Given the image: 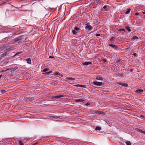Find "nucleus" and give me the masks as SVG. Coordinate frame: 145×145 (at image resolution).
Returning a JSON list of instances; mask_svg holds the SVG:
<instances>
[{"label":"nucleus","instance_id":"obj_1","mask_svg":"<svg viewBox=\"0 0 145 145\" xmlns=\"http://www.w3.org/2000/svg\"><path fill=\"white\" fill-rule=\"evenodd\" d=\"M10 46V45L8 44H7L6 45H4L0 47V50H2Z\"/></svg>","mask_w":145,"mask_h":145},{"label":"nucleus","instance_id":"obj_2","mask_svg":"<svg viewBox=\"0 0 145 145\" xmlns=\"http://www.w3.org/2000/svg\"><path fill=\"white\" fill-rule=\"evenodd\" d=\"M22 36H20L14 39L13 40V42H14V43L21 40L22 39Z\"/></svg>","mask_w":145,"mask_h":145},{"label":"nucleus","instance_id":"obj_3","mask_svg":"<svg viewBox=\"0 0 145 145\" xmlns=\"http://www.w3.org/2000/svg\"><path fill=\"white\" fill-rule=\"evenodd\" d=\"M93 27L91 26L89 24V23H88L85 27V29L87 30H91L92 29Z\"/></svg>","mask_w":145,"mask_h":145},{"label":"nucleus","instance_id":"obj_4","mask_svg":"<svg viewBox=\"0 0 145 145\" xmlns=\"http://www.w3.org/2000/svg\"><path fill=\"white\" fill-rule=\"evenodd\" d=\"M66 79L69 80V81H68V82H70L71 83L73 82L74 81V80H75V78H72L71 77H67L66 78Z\"/></svg>","mask_w":145,"mask_h":145},{"label":"nucleus","instance_id":"obj_5","mask_svg":"<svg viewBox=\"0 0 145 145\" xmlns=\"http://www.w3.org/2000/svg\"><path fill=\"white\" fill-rule=\"evenodd\" d=\"M93 83L96 86H101L102 85V83L101 82L93 81Z\"/></svg>","mask_w":145,"mask_h":145},{"label":"nucleus","instance_id":"obj_6","mask_svg":"<svg viewBox=\"0 0 145 145\" xmlns=\"http://www.w3.org/2000/svg\"><path fill=\"white\" fill-rule=\"evenodd\" d=\"M64 95H59L57 96H54L52 97V98L53 99H58L60 98L63 97Z\"/></svg>","mask_w":145,"mask_h":145},{"label":"nucleus","instance_id":"obj_7","mask_svg":"<svg viewBox=\"0 0 145 145\" xmlns=\"http://www.w3.org/2000/svg\"><path fill=\"white\" fill-rule=\"evenodd\" d=\"M94 113L97 114H102L103 115L105 114V113L103 112L98 110H95L94 111Z\"/></svg>","mask_w":145,"mask_h":145},{"label":"nucleus","instance_id":"obj_8","mask_svg":"<svg viewBox=\"0 0 145 145\" xmlns=\"http://www.w3.org/2000/svg\"><path fill=\"white\" fill-rule=\"evenodd\" d=\"M143 92V90L141 89H137L135 91L138 94H142Z\"/></svg>","mask_w":145,"mask_h":145},{"label":"nucleus","instance_id":"obj_9","mask_svg":"<svg viewBox=\"0 0 145 145\" xmlns=\"http://www.w3.org/2000/svg\"><path fill=\"white\" fill-rule=\"evenodd\" d=\"M18 68V67H16L8 69V70H9L11 72H12L14 71L15 70H16Z\"/></svg>","mask_w":145,"mask_h":145},{"label":"nucleus","instance_id":"obj_10","mask_svg":"<svg viewBox=\"0 0 145 145\" xmlns=\"http://www.w3.org/2000/svg\"><path fill=\"white\" fill-rule=\"evenodd\" d=\"M108 45L112 47L114 49H117L118 48V46L116 45H113L112 44H109Z\"/></svg>","mask_w":145,"mask_h":145},{"label":"nucleus","instance_id":"obj_11","mask_svg":"<svg viewBox=\"0 0 145 145\" xmlns=\"http://www.w3.org/2000/svg\"><path fill=\"white\" fill-rule=\"evenodd\" d=\"M7 55V53L6 52L1 54L0 56V61L1 60L2 57L5 56Z\"/></svg>","mask_w":145,"mask_h":145},{"label":"nucleus","instance_id":"obj_12","mask_svg":"<svg viewBox=\"0 0 145 145\" xmlns=\"http://www.w3.org/2000/svg\"><path fill=\"white\" fill-rule=\"evenodd\" d=\"M117 84L119 85L123 86L126 87L128 86L127 84L125 83L118 82Z\"/></svg>","mask_w":145,"mask_h":145},{"label":"nucleus","instance_id":"obj_13","mask_svg":"<svg viewBox=\"0 0 145 145\" xmlns=\"http://www.w3.org/2000/svg\"><path fill=\"white\" fill-rule=\"evenodd\" d=\"M92 64L91 62H85L83 63L82 64L85 65H91Z\"/></svg>","mask_w":145,"mask_h":145},{"label":"nucleus","instance_id":"obj_14","mask_svg":"<svg viewBox=\"0 0 145 145\" xmlns=\"http://www.w3.org/2000/svg\"><path fill=\"white\" fill-rule=\"evenodd\" d=\"M26 61H27V63L29 64L31 63V59L30 58H28L26 59Z\"/></svg>","mask_w":145,"mask_h":145},{"label":"nucleus","instance_id":"obj_15","mask_svg":"<svg viewBox=\"0 0 145 145\" xmlns=\"http://www.w3.org/2000/svg\"><path fill=\"white\" fill-rule=\"evenodd\" d=\"M52 72V71H50L48 72H46L43 73V74H44L46 75H49Z\"/></svg>","mask_w":145,"mask_h":145},{"label":"nucleus","instance_id":"obj_16","mask_svg":"<svg viewBox=\"0 0 145 145\" xmlns=\"http://www.w3.org/2000/svg\"><path fill=\"white\" fill-rule=\"evenodd\" d=\"M96 79L97 80H99L101 81H103V78L99 76H96Z\"/></svg>","mask_w":145,"mask_h":145},{"label":"nucleus","instance_id":"obj_17","mask_svg":"<svg viewBox=\"0 0 145 145\" xmlns=\"http://www.w3.org/2000/svg\"><path fill=\"white\" fill-rule=\"evenodd\" d=\"M84 101V100L79 99H77L75 100V101L76 102H83Z\"/></svg>","mask_w":145,"mask_h":145},{"label":"nucleus","instance_id":"obj_18","mask_svg":"<svg viewBox=\"0 0 145 145\" xmlns=\"http://www.w3.org/2000/svg\"><path fill=\"white\" fill-rule=\"evenodd\" d=\"M115 37H112L110 39V40L111 42H114V39Z\"/></svg>","mask_w":145,"mask_h":145},{"label":"nucleus","instance_id":"obj_19","mask_svg":"<svg viewBox=\"0 0 145 145\" xmlns=\"http://www.w3.org/2000/svg\"><path fill=\"white\" fill-rule=\"evenodd\" d=\"M131 9L130 8H129L128 9V10L125 12V13L126 14H127L129 13L130 12Z\"/></svg>","mask_w":145,"mask_h":145},{"label":"nucleus","instance_id":"obj_20","mask_svg":"<svg viewBox=\"0 0 145 145\" xmlns=\"http://www.w3.org/2000/svg\"><path fill=\"white\" fill-rule=\"evenodd\" d=\"M132 39L133 40H135V39H138V37L136 36H134L132 37Z\"/></svg>","mask_w":145,"mask_h":145},{"label":"nucleus","instance_id":"obj_21","mask_svg":"<svg viewBox=\"0 0 145 145\" xmlns=\"http://www.w3.org/2000/svg\"><path fill=\"white\" fill-rule=\"evenodd\" d=\"M101 129V127L99 126L96 127L95 129L96 130H100Z\"/></svg>","mask_w":145,"mask_h":145},{"label":"nucleus","instance_id":"obj_22","mask_svg":"<svg viewBox=\"0 0 145 145\" xmlns=\"http://www.w3.org/2000/svg\"><path fill=\"white\" fill-rule=\"evenodd\" d=\"M136 129L139 132L143 133L144 131H142L141 129Z\"/></svg>","mask_w":145,"mask_h":145},{"label":"nucleus","instance_id":"obj_23","mask_svg":"<svg viewBox=\"0 0 145 145\" xmlns=\"http://www.w3.org/2000/svg\"><path fill=\"white\" fill-rule=\"evenodd\" d=\"M125 143L127 145H131V143L129 141H127L125 142Z\"/></svg>","mask_w":145,"mask_h":145},{"label":"nucleus","instance_id":"obj_24","mask_svg":"<svg viewBox=\"0 0 145 145\" xmlns=\"http://www.w3.org/2000/svg\"><path fill=\"white\" fill-rule=\"evenodd\" d=\"M49 70V69L48 68H46L42 70V72H45L47 71H48Z\"/></svg>","mask_w":145,"mask_h":145},{"label":"nucleus","instance_id":"obj_25","mask_svg":"<svg viewBox=\"0 0 145 145\" xmlns=\"http://www.w3.org/2000/svg\"><path fill=\"white\" fill-rule=\"evenodd\" d=\"M126 29L129 32H130L131 31V29L129 27L127 26L126 27Z\"/></svg>","mask_w":145,"mask_h":145},{"label":"nucleus","instance_id":"obj_26","mask_svg":"<svg viewBox=\"0 0 145 145\" xmlns=\"http://www.w3.org/2000/svg\"><path fill=\"white\" fill-rule=\"evenodd\" d=\"M59 73L58 72H55L54 75L55 76L59 75Z\"/></svg>","mask_w":145,"mask_h":145},{"label":"nucleus","instance_id":"obj_27","mask_svg":"<svg viewBox=\"0 0 145 145\" xmlns=\"http://www.w3.org/2000/svg\"><path fill=\"white\" fill-rule=\"evenodd\" d=\"M80 29L78 27H75L74 28V30L75 31H78Z\"/></svg>","mask_w":145,"mask_h":145},{"label":"nucleus","instance_id":"obj_28","mask_svg":"<svg viewBox=\"0 0 145 145\" xmlns=\"http://www.w3.org/2000/svg\"><path fill=\"white\" fill-rule=\"evenodd\" d=\"M72 33L75 35H76L77 33V32L76 31H75V30H73L72 31Z\"/></svg>","mask_w":145,"mask_h":145},{"label":"nucleus","instance_id":"obj_29","mask_svg":"<svg viewBox=\"0 0 145 145\" xmlns=\"http://www.w3.org/2000/svg\"><path fill=\"white\" fill-rule=\"evenodd\" d=\"M51 117L55 119H56V118H58L60 117L59 116H51Z\"/></svg>","mask_w":145,"mask_h":145},{"label":"nucleus","instance_id":"obj_30","mask_svg":"<svg viewBox=\"0 0 145 145\" xmlns=\"http://www.w3.org/2000/svg\"><path fill=\"white\" fill-rule=\"evenodd\" d=\"M22 52H17V53H16L14 55V56H16L18 54H21V53Z\"/></svg>","mask_w":145,"mask_h":145},{"label":"nucleus","instance_id":"obj_31","mask_svg":"<svg viewBox=\"0 0 145 145\" xmlns=\"http://www.w3.org/2000/svg\"><path fill=\"white\" fill-rule=\"evenodd\" d=\"M28 99L30 101H31L34 100V99L33 97H30L28 98Z\"/></svg>","mask_w":145,"mask_h":145},{"label":"nucleus","instance_id":"obj_32","mask_svg":"<svg viewBox=\"0 0 145 145\" xmlns=\"http://www.w3.org/2000/svg\"><path fill=\"white\" fill-rule=\"evenodd\" d=\"M6 92L5 90H2L1 91V92L2 94H3Z\"/></svg>","mask_w":145,"mask_h":145},{"label":"nucleus","instance_id":"obj_33","mask_svg":"<svg viewBox=\"0 0 145 145\" xmlns=\"http://www.w3.org/2000/svg\"><path fill=\"white\" fill-rule=\"evenodd\" d=\"M10 50H14L15 49V48L14 46H12L10 48Z\"/></svg>","mask_w":145,"mask_h":145},{"label":"nucleus","instance_id":"obj_34","mask_svg":"<svg viewBox=\"0 0 145 145\" xmlns=\"http://www.w3.org/2000/svg\"><path fill=\"white\" fill-rule=\"evenodd\" d=\"M103 63L106 62H107V61L105 59H104L102 60V61Z\"/></svg>","mask_w":145,"mask_h":145},{"label":"nucleus","instance_id":"obj_35","mask_svg":"<svg viewBox=\"0 0 145 145\" xmlns=\"http://www.w3.org/2000/svg\"><path fill=\"white\" fill-rule=\"evenodd\" d=\"M119 31H125V29L124 28H122L121 29H120L119 30Z\"/></svg>","mask_w":145,"mask_h":145},{"label":"nucleus","instance_id":"obj_36","mask_svg":"<svg viewBox=\"0 0 145 145\" xmlns=\"http://www.w3.org/2000/svg\"><path fill=\"white\" fill-rule=\"evenodd\" d=\"M10 50V48H8L7 49H6V50H5V51L6 52H8Z\"/></svg>","mask_w":145,"mask_h":145},{"label":"nucleus","instance_id":"obj_37","mask_svg":"<svg viewBox=\"0 0 145 145\" xmlns=\"http://www.w3.org/2000/svg\"><path fill=\"white\" fill-rule=\"evenodd\" d=\"M133 55L134 56H135V57H137V54L136 53H133Z\"/></svg>","mask_w":145,"mask_h":145},{"label":"nucleus","instance_id":"obj_38","mask_svg":"<svg viewBox=\"0 0 145 145\" xmlns=\"http://www.w3.org/2000/svg\"><path fill=\"white\" fill-rule=\"evenodd\" d=\"M8 71V69H3L2 71H1V72H6L7 71Z\"/></svg>","mask_w":145,"mask_h":145},{"label":"nucleus","instance_id":"obj_39","mask_svg":"<svg viewBox=\"0 0 145 145\" xmlns=\"http://www.w3.org/2000/svg\"><path fill=\"white\" fill-rule=\"evenodd\" d=\"M20 27L18 25H16V26L15 27V28L16 29H18V28H20Z\"/></svg>","mask_w":145,"mask_h":145},{"label":"nucleus","instance_id":"obj_40","mask_svg":"<svg viewBox=\"0 0 145 145\" xmlns=\"http://www.w3.org/2000/svg\"><path fill=\"white\" fill-rule=\"evenodd\" d=\"M13 75H14L12 73V74H10L8 75V76H13Z\"/></svg>","mask_w":145,"mask_h":145},{"label":"nucleus","instance_id":"obj_41","mask_svg":"<svg viewBox=\"0 0 145 145\" xmlns=\"http://www.w3.org/2000/svg\"><path fill=\"white\" fill-rule=\"evenodd\" d=\"M80 87H83L84 88H86V86H85V85H80Z\"/></svg>","mask_w":145,"mask_h":145},{"label":"nucleus","instance_id":"obj_42","mask_svg":"<svg viewBox=\"0 0 145 145\" xmlns=\"http://www.w3.org/2000/svg\"><path fill=\"white\" fill-rule=\"evenodd\" d=\"M90 105V103H87L86 104V106H88V105Z\"/></svg>","mask_w":145,"mask_h":145},{"label":"nucleus","instance_id":"obj_43","mask_svg":"<svg viewBox=\"0 0 145 145\" xmlns=\"http://www.w3.org/2000/svg\"><path fill=\"white\" fill-rule=\"evenodd\" d=\"M106 7H107V6L106 5H105L103 7V8H104V9H106Z\"/></svg>","mask_w":145,"mask_h":145},{"label":"nucleus","instance_id":"obj_44","mask_svg":"<svg viewBox=\"0 0 145 145\" xmlns=\"http://www.w3.org/2000/svg\"><path fill=\"white\" fill-rule=\"evenodd\" d=\"M100 35L99 34H97L96 35V36H97V37H98V36H100Z\"/></svg>","mask_w":145,"mask_h":145},{"label":"nucleus","instance_id":"obj_45","mask_svg":"<svg viewBox=\"0 0 145 145\" xmlns=\"http://www.w3.org/2000/svg\"><path fill=\"white\" fill-rule=\"evenodd\" d=\"M80 85H79V84H77V85H75V86H79L80 87Z\"/></svg>","mask_w":145,"mask_h":145},{"label":"nucleus","instance_id":"obj_46","mask_svg":"<svg viewBox=\"0 0 145 145\" xmlns=\"http://www.w3.org/2000/svg\"><path fill=\"white\" fill-rule=\"evenodd\" d=\"M5 3V2L1 3V4H0V5H3V4Z\"/></svg>","mask_w":145,"mask_h":145},{"label":"nucleus","instance_id":"obj_47","mask_svg":"<svg viewBox=\"0 0 145 145\" xmlns=\"http://www.w3.org/2000/svg\"><path fill=\"white\" fill-rule=\"evenodd\" d=\"M49 58H54V57H53V56H49Z\"/></svg>","mask_w":145,"mask_h":145},{"label":"nucleus","instance_id":"obj_48","mask_svg":"<svg viewBox=\"0 0 145 145\" xmlns=\"http://www.w3.org/2000/svg\"><path fill=\"white\" fill-rule=\"evenodd\" d=\"M59 76H61V77H63V75H62V74H60L59 73Z\"/></svg>","mask_w":145,"mask_h":145},{"label":"nucleus","instance_id":"obj_49","mask_svg":"<svg viewBox=\"0 0 145 145\" xmlns=\"http://www.w3.org/2000/svg\"><path fill=\"white\" fill-rule=\"evenodd\" d=\"M139 14V13H136L135 14V15H138V14Z\"/></svg>","mask_w":145,"mask_h":145},{"label":"nucleus","instance_id":"obj_50","mask_svg":"<svg viewBox=\"0 0 145 145\" xmlns=\"http://www.w3.org/2000/svg\"><path fill=\"white\" fill-rule=\"evenodd\" d=\"M2 75H0V79L2 77Z\"/></svg>","mask_w":145,"mask_h":145},{"label":"nucleus","instance_id":"obj_51","mask_svg":"<svg viewBox=\"0 0 145 145\" xmlns=\"http://www.w3.org/2000/svg\"><path fill=\"white\" fill-rule=\"evenodd\" d=\"M143 133L145 135V131H143Z\"/></svg>","mask_w":145,"mask_h":145},{"label":"nucleus","instance_id":"obj_52","mask_svg":"<svg viewBox=\"0 0 145 145\" xmlns=\"http://www.w3.org/2000/svg\"><path fill=\"white\" fill-rule=\"evenodd\" d=\"M143 14H145V12H143Z\"/></svg>","mask_w":145,"mask_h":145},{"label":"nucleus","instance_id":"obj_53","mask_svg":"<svg viewBox=\"0 0 145 145\" xmlns=\"http://www.w3.org/2000/svg\"><path fill=\"white\" fill-rule=\"evenodd\" d=\"M143 116H144L143 115H141L140 116L141 117H143Z\"/></svg>","mask_w":145,"mask_h":145}]
</instances>
